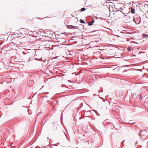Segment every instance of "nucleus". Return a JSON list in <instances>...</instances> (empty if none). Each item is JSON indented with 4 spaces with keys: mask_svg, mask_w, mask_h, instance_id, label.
Segmentation results:
<instances>
[{
    "mask_svg": "<svg viewBox=\"0 0 148 148\" xmlns=\"http://www.w3.org/2000/svg\"><path fill=\"white\" fill-rule=\"evenodd\" d=\"M147 132L145 130H143L140 131V136H144L146 134Z\"/></svg>",
    "mask_w": 148,
    "mask_h": 148,
    "instance_id": "nucleus-1",
    "label": "nucleus"
},
{
    "mask_svg": "<svg viewBox=\"0 0 148 148\" xmlns=\"http://www.w3.org/2000/svg\"><path fill=\"white\" fill-rule=\"evenodd\" d=\"M131 12H132V13H133V14L135 13V10L133 8V6L132 5V6L131 7Z\"/></svg>",
    "mask_w": 148,
    "mask_h": 148,
    "instance_id": "nucleus-2",
    "label": "nucleus"
},
{
    "mask_svg": "<svg viewBox=\"0 0 148 148\" xmlns=\"http://www.w3.org/2000/svg\"><path fill=\"white\" fill-rule=\"evenodd\" d=\"M95 20L94 19V18H93L92 20V21L91 22H88V25L89 26L92 25V24L94 22Z\"/></svg>",
    "mask_w": 148,
    "mask_h": 148,
    "instance_id": "nucleus-3",
    "label": "nucleus"
},
{
    "mask_svg": "<svg viewBox=\"0 0 148 148\" xmlns=\"http://www.w3.org/2000/svg\"><path fill=\"white\" fill-rule=\"evenodd\" d=\"M74 26L73 25H70L67 27V28L70 29H73Z\"/></svg>",
    "mask_w": 148,
    "mask_h": 148,
    "instance_id": "nucleus-4",
    "label": "nucleus"
},
{
    "mask_svg": "<svg viewBox=\"0 0 148 148\" xmlns=\"http://www.w3.org/2000/svg\"><path fill=\"white\" fill-rule=\"evenodd\" d=\"M79 21L80 23H85V22L82 19H80Z\"/></svg>",
    "mask_w": 148,
    "mask_h": 148,
    "instance_id": "nucleus-5",
    "label": "nucleus"
},
{
    "mask_svg": "<svg viewBox=\"0 0 148 148\" xmlns=\"http://www.w3.org/2000/svg\"><path fill=\"white\" fill-rule=\"evenodd\" d=\"M85 10V8H83L81 9V11L82 12L84 11Z\"/></svg>",
    "mask_w": 148,
    "mask_h": 148,
    "instance_id": "nucleus-6",
    "label": "nucleus"
},
{
    "mask_svg": "<svg viewBox=\"0 0 148 148\" xmlns=\"http://www.w3.org/2000/svg\"><path fill=\"white\" fill-rule=\"evenodd\" d=\"M144 7L145 8H148V5L147 4H145L144 5Z\"/></svg>",
    "mask_w": 148,
    "mask_h": 148,
    "instance_id": "nucleus-7",
    "label": "nucleus"
},
{
    "mask_svg": "<svg viewBox=\"0 0 148 148\" xmlns=\"http://www.w3.org/2000/svg\"><path fill=\"white\" fill-rule=\"evenodd\" d=\"M79 27L77 26H74V27L73 28V29H79Z\"/></svg>",
    "mask_w": 148,
    "mask_h": 148,
    "instance_id": "nucleus-8",
    "label": "nucleus"
},
{
    "mask_svg": "<svg viewBox=\"0 0 148 148\" xmlns=\"http://www.w3.org/2000/svg\"><path fill=\"white\" fill-rule=\"evenodd\" d=\"M143 36H144L145 37H148V35L146 34H144V35H143Z\"/></svg>",
    "mask_w": 148,
    "mask_h": 148,
    "instance_id": "nucleus-9",
    "label": "nucleus"
},
{
    "mask_svg": "<svg viewBox=\"0 0 148 148\" xmlns=\"http://www.w3.org/2000/svg\"><path fill=\"white\" fill-rule=\"evenodd\" d=\"M127 50L128 51H130V47H128V48H127Z\"/></svg>",
    "mask_w": 148,
    "mask_h": 148,
    "instance_id": "nucleus-10",
    "label": "nucleus"
},
{
    "mask_svg": "<svg viewBox=\"0 0 148 148\" xmlns=\"http://www.w3.org/2000/svg\"><path fill=\"white\" fill-rule=\"evenodd\" d=\"M129 70V69H128L126 71V70H124V71H123V73H124V72H126L127 71V70Z\"/></svg>",
    "mask_w": 148,
    "mask_h": 148,
    "instance_id": "nucleus-11",
    "label": "nucleus"
},
{
    "mask_svg": "<svg viewBox=\"0 0 148 148\" xmlns=\"http://www.w3.org/2000/svg\"><path fill=\"white\" fill-rule=\"evenodd\" d=\"M57 103L58 105V101L57 100Z\"/></svg>",
    "mask_w": 148,
    "mask_h": 148,
    "instance_id": "nucleus-12",
    "label": "nucleus"
},
{
    "mask_svg": "<svg viewBox=\"0 0 148 148\" xmlns=\"http://www.w3.org/2000/svg\"><path fill=\"white\" fill-rule=\"evenodd\" d=\"M129 66V65H125V66H123V67H125V66L126 67V66Z\"/></svg>",
    "mask_w": 148,
    "mask_h": 148,
    "instance_id": "nucleus-13",
    "label": "nucleus"
},
{
    "mask_svg": "<svg viewBox=\"0 0 148 148\" xmlns=\"http://www.w3.org/2000/svg\"><path fill=\"white\" fill-rule=\"evenodd\" d=\"M45 93H46V94H49V92H45Z\"/></svg>",
    "mask_w": 148,
    "mask_h": 148,
    "instance_id": "nucleus-14",
    "label": "nucleus"
},
{
    "mask_svg": "<svg viewBox=\"0 0 148 148\" xmlns=\"http://www.w3.org/2000/svg\"><path fill=\"white\" fill-rule=\"evenodd\" d=\"M83 118V117H80L79 118V119L80 120L81 119H82Z\"/></svg>",
    "mask_w": 148,
    "mask_h": 148,
    "instance_id": "nucleus-15",
    "label": "nucleus"
},
{
    "mask_svg": "<svg viewBox=\"0 0 148 148\" xmlns=\"http://www.w3.org/2000/svg\"><path fill=\"white\" fill-rule=\"evenodd\" d=\"M88 145H89V147H90L91 146V145L90 144H89V143H88Z\"/></svg>",
    "mask_w": 148,
    "mask_h": 148,
    "instance_id": "nucleus-16",
    "label": "nucleus"
},
{
    "mask_svg": "<svg viewBox=\"0 0 148 148\" xmlns=\"http://www.w3.org/2000/svg\"><path fill=\"white\" fill-rule=\"evenodd\" d=\"M93 111H95V112H96H96H97V111H95V110H93Z\"/></svg>",
    "mask_w": 148,
    "mask_h": 148,
    "instance_id": "nucleus-17",
    "label": "nucleus"
},
{
    "mask_svg": "<svg viewBox=\"0 0 148 148\" xmlns=\"http://www.w3.org/2000/svg\"><path fill=\"white\" fill-rule=\"evenodd\" d=\"M100 50H104V49H100Z\"/></svg>",
    "mask_w": 148,
    "mask_h": 148,
    "instance_id": "nucleus-18",
    "label": "nucleus"
},
{
    "mask_svg": "<svg viewBox=\"0 0 148 148\" xmlns=\"http://www.w3.org/2000/svg\"><path fill=\"white\" fill-rule=\"evenodd\" d=\"M108 1H111V0H108Z\"/></svg>",
    "mask_w": 148,
    "mask_h": 148,
    "instance_id": "nucleus-19",
    "label": "nucleus"
},
{
    "mask_svg": "<svg viewBox=\"0 0 148 148\" xmlns=\"http://www.w3.org/2000/svg\"><path fill=\"white\" fill-rule=\"evenodd\" d=\"M131 38H132V39H133V38H130V39H131Z\"/></svg>",
    "mask_w": 148,
    "mask_h": 148,
    "instance_id": "nucleus-20",
    "label": "nucleus"
},
{
    "mask_svg": "<svg viewBox=\"0 0 148 148\" xmlns=\"http://www.w3.org/2000/svg\"><path fill=\"white\" fill-rule=\"evenodd\" d=\"M131 38H132V39H133V38H130V39H131Z\"/></svg>",
    "mask_w": 148,
    "mask_h": 148,
    "instance_id": "nucleus-21",
    "label": "nucleus"
},
{
    "mask_svg": "<svg viewBox=\"0 0 148 148\" xmlns=\"http://www.w3.org/2000/svg\"><path fill=\"white\" fill-rule=\"evenodd\" d=\"M130 124H131V123H130Z\"/></svg>",
    "mask_w": 148,
    "mask_h": 148,
    "instance_id": "nucleus-22",
    "label": "nucleus"
}]
</instances>
